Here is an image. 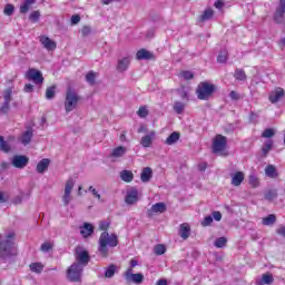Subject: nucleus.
Listing matches in <instances>:
<instances>
[{"label":"nucleus","mask_w":285,"mask_h":285,"mask_svg":"<svg viewBox=\"0 0 285 285\" xmlns=\"http://www.w3.org/2000/svg\"><path fill=\"white\" fill-rule=\"evenodd\" d=\"M95 233V227L90 223H85L82 227H80V234L82 237H90Z\"/></svg>","instance_id":"23"},{"label":"nucleus","mask_w":285,"mask_h":285,"mask_svg":"<svg viewBox=\"0 0 285 285\" xmlns=\"http://www.w3.org/2000/svg\"><path fill=\"white\" fill-rule=\"evenodd\" d=\"M79 21H81V17H79V14H75L71 17L72 26H77V23H79Z\"/></svg>","instance_id":"60"},{"label":"nucleus","mask_w":285,"mask_h":285,"mask_svg":"<svg viewBox=\"0 0 285 285\" xmlns=\"http://www.w3.org/2000/svg\"><path fill=\"white\" fill-rule=\"evenodd\" d=\"M275 282V278H273V274L266 273L263 274L262 278L256 281L257 285H271Z\"/></svg>","instance_id":"24"},{"label":"nucleus","mask_w":285,"mask_h":285,"mask_svg":"<svg viewBox=\"0 0 285 285\" xmlns=\"http://www.w3.org/2000/svg\"><path fill=\"white\" fill-rule=\"evenodd\" d=\"M92 32V29L89 26H85L81 29L82 37H88Z\"/></svg>","instance_id":"57"},{"label":"nucleus","mask_w":285,"mask_h":285,"mask_svg":"<svg viewBox=\"0 0 285 285\" xmlns=\"http://www.w3.org/2000/svg\"><path fill=\"white\" fill-rule=\"evenodd\" d=\"M62 202H63L65 206H68V204H70V202H72L71 193L65 191V194L62 196Z\"/></svg>","instance_id":"50"},{"label":"nucleus","mask_w":285,"mask_h":285,"mask_svg":"<svg viewBox=\"0 0 285 285\" xmlns=\"http://www.w3.org/2000/svg\"><path fill=\"white\" fill-rule=\"evenodd\" d=\"M226 244H228V239H226V237H219L215 240L214 246L216 248H224Z\"/></svg>","instance_id":"41"},{"label":"nucleus","mask_w":285,"mask_h":285,"mask_svg":"<svg viewBox=\"0 0 285 285\" xmlns=\"http://www.w3.org/2000/svg\"><path fill=\"white\" fill-rule=\"evenodd\" d=\"M273 148V140H267L264 146L262 147V153L264 155V157H266V155H268V153H271Z\"/></svg>","instance_id":"40"},{"label":"nucleus","mask_w":285,"mask_h":285,"mask_svg":"<svg viewBox=\"0 0 285 285\" xmlns=\"http://www.w3.org/2000/svg\"><path fill=\"white\" fill-rule=\"evenodd\" d=\"M28 157L21 156V155H16L13 156L11 164L14 166V168H26L28 166Z\"/></svg>","instance_id":"12"},{"label":"nucleus","mask_w":285,"mask_h":285,"mask_svg":"<svg viewBox=\"0 0 285 285\" xmlns=\"http://www.w3.org/2000/svg\"><path fill=\"white\" fill-rule=\"evenodd\" d=\"M138 116L141 117L142 119L148 117V109L146 107H140L138 109Z\"/></svg>","instance_id":"55"},{"label":"nucleus","mask_w":285,"mask_h":285,"mask_svg":"<svg viewBox=\"0 0 285 285\" xmlns=\"http://www.w3.org/2000/svg\"><path fill=\"white\" fill-rule=\"evenodd\" d=\"M213 14H215L213 9H206L200 16V21H209V19H213Z\"/></svg>","instance_id":"37"},{"label":"nucleus","mask_w":285,"mask_h":285,"mask_svg":"<svg viewBox=\"0 0 285 285\" xmlns=\"http://www.w3.org/2000/svg\"><path fill=\"white\" fill-rule=\"evenodd\" d=\"M180 77H184L186 81H190V79H195V73L193 71H183Z\"/></svg>","instance_id":"53"},{"label":"nucleus","mask_w":285,"mask_h":285,"mask_svg":"<svg viewBox=\"0 0 285 285\" xmlns=\"http://www.w3.org/2000/svg\"><path fill=\"white\" fill-rule=\"evenodd\" d=\"M83 275V267L79 264H72L70 267L67 269V279L69 282H81V277Z\"/></svg>","instance_id":"5"},{"label":"nucleus","mask_w":285,"mask_h":285,"mask_svg":"<svg viewBox=\"0 0 285 285\" xmlns=\"http://www.w3.org/2000/svg\"><path fill=\"white\" fill-rule=\"evenodd\" d=\"M3 12H4V14H6L7 17H12V14H13V12H14V6H12V4H7V6L4 7Z\"/></svg>","instance_id":"51"},{"label":"nucleus","mask_w":285,"mask_h":285,"mask_svg":"<svg viewBox=\"0 0 285 285\" xmlns=\"http://www.w3.org/2000/svg\"><path fill=\"white\" fill-rule=\"evenodd\" d=\"M40 17H41V12H39V11H33V12H31V14L29 16V20H31L32 23H37V21H39Z\"/></svg>","instance_id":"49"},{"label":"nucleus","mask_w":285,"mask_h":285,"mask_svg":"<svg viewBox=\"0 0 285 285\" xmlns=\"http://www.w3.org/2000/svg\"><path fill=\"white\" fill-rule=\"evenodd\" d=\"M108 228H110V220H101L99 223L100 230H107Z\"/></svg>","instance_id":"54"},{"label":"nucleus","mask_w":285,"mask_h":285,"mask_svg":"<svg viewBox=\"0 0 285 285\" xmlns=\"http://www.w3.org/2000/svg\"><path fill=\"white\" fill-rule=\"evenodd\" d=\"M73 188H75V179L69 178L65 185V193H72Z\"/></svg>","instance_id":"44"},{"label":"nucleus","mask_w":285,"mask_h":285,"mask_svg":"<svg viewBox=\"0 0 285 285\" xmlns=\"http://www.w3.org/2000/svg\"><path fill=\"white\" fill-rule=\"evenodd\" d=\"M29 268H30L31 273H37L38 275L43 273V264H41V263H31L29 265Z\"/></svg>","instance_id":"31"},{"label":"nucleus","mask_w":285,"mask_h":285,"mask_svg":"<svg viewBox=\"0 0 285 285\" xmlns=\"http://www.w3.org/2000/svg\"><path fill=\"white\" fill-rule=\"evenodd\" d=\"M179 236L181 239H188L190 237V225L188 223L180 224Z\"/></svg>","instance_id":"20"},{"label":"nucleus","mask_w":285,"mask_h":285,"mask_svg":"<svg viewBox=\"0 0 285 285\" xmlns=\"http://www.w3.org/2000/svg\"><path fill=\"white\" fill-rule=\"evenodd\" d=\"M35 136V132L32 129H27L20 137V141L22 146H28L30 141H32V137Z\"/></svg>","instance_id":"21"},{"label":"nucleus","mask_w":285,"mask_h":285,"mask_svg":"<svg viewBox=\"0 0 285 285\" xmlns=\"http://www.w3.org/2000/svg\"><path fill=\"white\" fill-rule=\"evenodd\" d=\"M40 43L46 48V50H56L57 49V42H55L52 39H50L47 36L40 37Z\"/></svg>","instance_id":"17"},{"label":"nucleus","mask_w":285,"mask_h":285,"mask_svg":"<svg viewBox=\"0 0 285 285\" xmlns=\"http://www.w3.org/2000/svg\"><path fill=\"white\" fill-rule=\"evenodd\" d=\"M125 278L134 284H141L144 282V274H132V268H129L125 273Z\"/></svg>","instance_id":"11"},{"label":"nucleus","mask_w":285,"mask_h":285,"mask_svg":"<svg viewBox=\"0 0 285 285\" xmlns=\"http://www.w3.org/2000/svg\"><path fill=\"white\" fill-rule=\"evenodd\" d=\"M277 222V217L273 214H269L267 217L263 218L262 224L263 226H273Z\"/></svg>","instance_id":"32"},{"label":"nucleus","mask_w":285,"mask_h":285,"mask_svg":"<svg viewBox=\"0 0 285 285\" xmlns=\"http://www.w3.org/2000/svg\"><path fill=\"white\" fill-rule=\"evenodd\" d=\"M17 246H14V233H9L4 239L0 242V259L9 262L11 257H16Z\"/></svg>","instance_id":"1"},{"label":"nucleus","mask_w":285,"mask_h":285,"mask_svg":"<svg viewBox=\"0 0 285 285\" xmlns=\"http://www.w3.org/2000/svg\"><path fill=\"white\" fill-rule=\"evenodd\" d=\"M155 131H150L148 135L141 138L140 145L142 148H150L153 146V141H155Z\"/></svg>","instance_id":"19"},{"label":"nucleus","mask_w":285,"mask_h":285,"mask_svg":"<svg viewBox=\"0 0 285 285\" xmlns=\"http://www.w3.org/2000/svg\"><path fill=\"white\" fill-rule=\"evenodd\" d=\"M140 179L144 184H148L153 179V168L145 167L140 174Z\"/></svg>","instance_id":"22"},{"label":"nucleus","mask_w":285,"mask_h":285,"mask_svg":"<svg viewBox=\"0 0 285 285\" xmlns=\"http://www.w3.org/2000/svg\"><path fill=\"white\" fill-rule=\"evenodd\" d=\"M120 179H122V181H126L127 184H130V181L135 179V175L130 170H122L120 171Z\"/></svg>","instance_id":"29"},{"label":"nucleus","mask_w":285,"mask_h":285,"mask_svg":"<svg viewBox=\"0 0 285 285\" xmlns=\"http://www.w3.org/2000/svg\"><path fill=\"white\" fill-rule=\"evenodd\" d=\"M284 14H285V0H281L278 8H276V11L274 13V20L276 23H282L284 21Z\"/></svg>","instance_id":"13"},{"label":"nucleus","mask_w":285,"mask_h":285,"mask_svg":"<svg viewBox=\"0 0 285 285\" xmlns=\"http://www.w3.org/2000/svg\"><path fill=\"white\" fill-rule=\"evenodd\" d=\"M125 202L129 206H131L132 204H137V202H139V190L131 189L130 191H128Z\"/></svg>","instance_id":"16"},{"label":"nucleus","mask_w":285,"mask_h":285,"mask_svg":"<svg viewBox=\"0 0 285 285\" xmlns=\"http://www.w3.org/2000/svg\"><path fill=\"white\" fill-rule=\"evenodd\" d=\"M217 61L218 63H226V61H228V51H220L217 57Z\"/></svg>","instance_id":"43"},{"label":"nucleus","mask_w":285,"mask_h":285,"mask_svg":"<svg viewBox=\"0 0 285 285\" xmlns=\"http://www.w3.org/2000/svg\"><path fill=\"white\" fill-rule=\"evenodd\" d=\"M229 97H230V99H233L234 101H239V99H240L239 94H237L236 91H230V92H229Z\"/></svg>","instance_id":"59"},{"label":"nucleus","mask_w":285,"mask_h":285,"mask_svg":"<svg viewBox=\"0 0 285 285\" xmlns=\"http://www.w3.org/2000/svg\"><path fill=\"white\" fill-rule=\"evenodd\" d=\"M55 89H56L55 86H51V87L47 88L46 99H55V95H56Z\"/></svg>","instance_id":"48"},{"label":"nucleus","mask_w":285,"mask_h":285,"mask_svg":"<svg viewBox=\"0 0 285 285\" xmlns=\"http://www.w3.org/2000/svg\"><path fill=\"white\" fill-rule=\"evenodd\" d=\"M226 144H227L226 137L222 135H217L213 142V151L215 154L223 153V150H226Z\"/></svg>","instance_id":"8"},{"label":"nucleus","mask_w":285,"mask_h":285,"mask_svg":"<svg viewBox=\"0 0 285 285\" xmlns=\"http://www.w3.org/2000/svg\"><path fill=\"white\" fill-rule=\"evenodd\" d=\"M27 79L33 81V83H43V75L37 69H29L27 71Z\"/></svg>","instance_id":"9"},{"label":"nucleus","mask_w":285,"mask_h":285,"mask_svg":"<svg viewBox=\"0 0 285 285\" xmlns=\"http://www.w3.org/2000/svg\"><path fill=\"white\" fill-rule=\"evenodd\" d=\"M130 61H131L130 57H125V58L118 59L116 70L118 72H126V70H128V68H130Z\"/></svg>","instance_id":"14"},{"label":"nucleus","mask_w":285,"mask_h":285,"mask_svg":"<svg viewBox=\"0 0 285 285\" xmlns=\"http://www.w3.org/2000/svg\"><path fill=\"white\" fill-rule=\"evenodd\" d=\"M89 193L96 197V199H101V194L95 189V187L90 186L89 187Z\"/></svg>","instance_id":"58"},{"label":"nucleus","mask_w":285,"mask_h":285,"mask_svg":"<svg viewBox=\"0 0 285 285\" xmlns=\"http://www.w3.org/2000/svg\"><path fill=\"white\" fill-rule=\"evenodd\" d=\"M35 86H32L31 83H27L24 86V92H32Z\"/></svg>","instance_id":"63"},{"label":"nucleus","mask_w":285,"mask_h":285,"mask_svg":"<svg viewBox=\"0 0 285 285\" xmlns=\"http://www.w3.org/2000/svg\"><path fill=\"white\" fill-rule=\"evenodd\" d=\"M185 109H186V105L184 102H181V101H175L174 102V111L177 115H181Z\"/></svg>","instance_id":"36"},{"label":"nucleus","mask_w":285,"mask_h":285,"mask_svg":"<svg viewBox=\"0 0 285 285\" xmlns=\"http://www.w3.org/2000/svg\"><path fill=\"white\" fill-rule=\"evenodd\" d=\"M156 285H168V281H166V279H158Z\"/></svg>","instance_id":"64"},{"label":"nucleus","mask_w":285,"mask_h":285,"mask_svg":"<svg viewBox=\"0 0 285 285\" xmlns=\"http://www.w3.org/2000/svg\"><path fill=\"white\" fill-rule=\"evenodd\" d=\"M6 202H8V196L0 191V204H6Z\"/></svg>","instance_id":"62"},{"label":"nucleus","mask_w":285,"mask_h":285,"mask_svg":"<svg viewBox=\"0 0 285 285\" xmlns=\"http://www.w3.org/2000/svg\"><path fill=\"white\" fill-rule=\"evenodd\" d=\"M157 213H166L165 203H156L150 207V209L147 210L148 217H153V215H156Z\"/></svg>","instance_id":"15"},{"label":"nucleus","mask_w":285,"mask_h":285,"mask_svg":"<svg viewBox=\"0 0 285 285\" xmlns=\"http://www.w3.org/2000/svg\"><path fill=\"white\" fill-rule=\"evenodd\" d=\"M284 88L277 87L269 92L268 99L271 104H277L281 99H284Z\"/></svg>","instance_id":"10"},{"label":"nucleus","mask_w":285,"mask_h":285,"mask_svg":"<svg viewBox=\"0 0 285 285\" xmlns=\"http://www.w3.org/2000/svg\"><path fill=\"white\" fill-rule=\"evenodd\" d=\"M213 218L215 222H222V213L220 212H213Z\"/></svg>","instance_id":"61"},{"label":"nucleus","mask_w":285,"mask_h":285,"mask_svg":"<svg viewBox=\"0 0 285 285\" xmlns=\"http://www.w3.org/2000/svg\"><path fill=\"white\" fill-rule=\"evenodd\" d=\"M3 104L0 107L1 115L10 112V102L12 101V88L9 87L3 91Z\"/></svg>","instance_id":"7"},{"label":"nucleus","mask_w":285,"mask_h":285,"mask_svg":"<svg viewBox=\"0 0 285 285\" xmlns=\"http://www.w3.org/2000/svg\"><path fill=\"white\" fill-rule=\"evenodd\" d=\"M35 1L37 0H24V3L20 6L21 14H26L30 10V6L35 4Z\"/></svg>","instance_id":"34"},{"label":"nucleus","mask_w":285,"mask_h":285,"mask_svg":"<svg viewBox=\"0 0 285 285\" xmlns=\"http://www.w3.org/2000/svg\"><path fill=\"white\" fill-rule=\"evenodd\" d=\"M215 92V85L210 82H200L196 89V95L200 101H208Z\"/></svg>","instance_id":"3"},{"label":"nucleus","mask_w":285,"mask_h":285,"mask_svg":"<svg viewBox=\"0 0 285 285\" xmlns=\"http://www.w3.org/2000/svg\"><path fill=\"white\" fill-rule=\"evenodd\" d=\"M153 57H154L153 52H150V51H148L146 49H140L136 53V59H138V61L153 59Z\"/></svg>","instance_id":"25"},{"label":"nucleus","mask_w":285,"mask_h":285,"mask_svg":"<svg viewBox=\"0 0 285 285\" xmlns=\"http://www.w3.org/2000/svg\"><path fill=\"white\" fill-rule=\"evenodd\" d=\"M0 150L2 153H10V145L0 136Z\"/></svg>","instance_id":"42"},{"label":"nucleus","mask_w":285,"mask_h":285,"mask_svg":"<svg viewBox=\"0 0 285 285\" xmlns=\"http://www.w3.org/2000/svg\"><path fill=\"white\" fill-rule=\"evenodd\" d=\"M117 273V267L115 265H110L105 269V277L108 279L115 277V274Z\"/></svg>","instance_id":"35"},{"label":"nucleus","mask_w":285,"mask_h":285,"mask_svg":"<svg viewBox=\"0 0 285 285\" xmlns=\"http://www.w3.org/2000/svg\"><path fill=\"white\" fill-rule=\"evenodd\" d=\"M213 224V216H206L202 222V226L206 228V226H210Z\"/></svg>","instance_id":"56"},{"label":"nucleus","mask_w":285,"mask_h":285,"mask_svg":"<svg viewBox=\"0 0 285 285\" xmlns=\"http://www.w3.org/2000/svg\"><path fill=\"white\" fill-rule=\"evenodd\" d=\"M155 255H164L166 253V246L163 244H158L154 247Z\"/></svg>","instance_id":"45"},{"label":"nucleus","mask_w":285,"mask_h":285,"mask_svg":"<svg viewBox=\"0 0 285 285\" xmlns=\"http://www.w3.org/2000/svg\"><path fill=\"white\" fill-rule=\"evenodd\" d=\"M126 153H128V148L125 146H118L112 149L110 157L112 159H121V157L126 156Z\"/></svg>","instance_id":"18"},{"label":"nucleus","mask_w":285,"mask_h":285,"mask_svg":"<svg viewBox=\"0 0 285 285\" xmlns=\"http://www.w3.org/2000/svg\"><path fill=\"white\" fill-rule=\"evenodd\" d=\"M234 77L237 81H246V72L243 69H236Z\"/></svg>","instance_id":"38"},{"label":"nucleus","mask_w":285,"mask_h":285,"mask_svg":"<svg viewBox=\"0 0 285 285\" xmlns=\"http://www.w3.org/2000/svg\"><path fill=\"white\" fill-rule=\"evenodd\" d=\"M119 245V238L117 234H109L108 232H104L100 234L98 240V253L101 257H108V247L116 248Z\"/></svg>","instance_id":"2"},{"label":"nucleus","mask_w":285,"mask_h":285,"mask_svg":"<svg viewBox=\"0 0 285 285\" xmlns=\"http://www.w3.org/2000/svg\"><path fill=\"white\" fill-rule=\"evenodd\" d=\"M97 77H99V73L95 72V71H89L85 79L87 83H90V86H95V79H97Z\"/></svg>","instance_id":"33"},{"label":"nucleus","mask_w":285,"mask_h":285,"mask_svg":"<svg viewBox=\"0 0 285 285\" xmlns=\"http://www.w3.org/2000/svg\"><path fill=\"white\" fill-rule=\"evenodd\" d=\"M177 141H179V132L174 131L173 134H170L167 139L165 140V144L167 146H173L175 144H177Z\"/></svg>","instance_id":"30"},{"label":"nucleus","mask_w":285,"mask_h":285,"mask_svg":"<svg viewBox=\"0 0 285 285\" xmlns=\"http://www.w3.org/2000/svg\"><path fill=\"white\" fill-rule=\"evenodd\" d=\"M48 166H50V159L48 158H43L42 160H40L37 165V173H39L40 175H42V173L45 170H48Z\"/></svg>","instance_id":"27"},{"label":"nucleus","mask_w":285,"mask_h":285,"mask_svg":"<svg viewBox=\"0 0 285 285\" xmlns=\"http://www.w3.org/2000/svg\"><path fill=\"white\" fill-rule=\"evenodd\" d=\"M242 181H244V171L232 175V186H242Z\"/></svg>","instance_id":"26"},{"label":"nucleus","mask_w":285,"mask_h":285,"mask_svg":"<svg viewBox=\"0 0 285 285\" xmlns=\"http://www.w3.org/2000/svg\"><path fill=\"white\" fill-rule=\"evenodd\" d=\"M277 197V191L276 189H269L268 191L265 193V199L268 202H272V199H275Z\"/></svg>","instance_id":"46"},{"label":"nucleus","mask_w":285,"mask_h":285,"mask_svg":"<svg viewBox=\"0 0 285 285\" xmlns=\"http://www.w3.org/2000/svg\"><path fill=\"white\" fill-rule=\"evenodd\" d=\"M75 259L76 262L73 264H78V266L86 268L90 263V254L88 250L83 249V247H76Z\"/></svg>","instance_id":"6"},{"label":"nucleus","mask_w":285,"mask_h":285,"mask_svg":"<svg viewBox=\"0 0 285 285\" xmlns=\"http://www.w3.org/2000/svg\"><path fill=\"white\" fill-rule=\"evenodd\" d=\"M53 247H55V244H52L51 242H45L41 244L40 250L42 253H50V250H52Z\"/></svg>","instance_id":"39"},{"label":"nucleus","mask_w":285,"mask_h":285,"mask_svg":"<svg viewBox=\"0 0 285 285\" xmlns=\"http://www.w3.org/2000/svg\"><path fill=\"white\" fill-rule=\"evenodd\" d=\"M249 184L252 185V188H257V186H259V179L257 178V176L250 175Z\"/></svg>","instance_id":"52"},{"label":"nucleus","mask_w":285,"mask_h":285,"mask_svg":"<svg viewBox=\"0 0 285 285\" xmlns=\"http://www.w3.org/2000/svg\"><path fill=\"white\" fill-rule=\"evenodd\" d=\"M81 98L79 95L75 92L72 89H68L66 94V99H65V110L66 112H72V110L77 109V106H79V100Z\"/></svg>","instance_id":"4"},{"label":"nucleus","mask_w":285,"mask_h":285,"mask_svg":"<svg viewBox=\"0 0 285 285\" xmlns=\"http://www.w3.org/2000/svg\"><path fill=\"white\" fill-rule=\"evenodd\" d=\"M262 137H264V139H271V137H275V129L272 128H267L263 131Z\"/></svg>","instance_id":"47"},{"label":"nucleus","mask_w":285,"mask_h":285,"mask_svg":"<svg viewBox=\"0 0 285 285\" xmlns=\"http://www.w3.org/2000/svg\"><path fill=\"white\" fill-rule=\"evenodd\" d=\"M265 175L266 177H271V179H276L278 176L277 169L273 165H267L265 168Z\"/></svg>","instance_id":"28"}]
</instances>
